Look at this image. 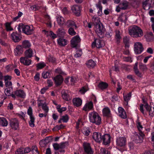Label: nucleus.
I'll list each match as a JSON object with an SVG mask.
<instances>
[{
    "mask_svg": "<svg viewBox=\"0 0 154 154\" xmlns=\"http://www.w3.org/2000/svg\"><path fill=\"white\" fill-rule=\"evenodd\" d=\"M128 33L131 37L134 38L140 37L143 35L142 29L136 25H133L129 27Z\"/></svg>",
    "mask_w": 154,
    "mask_h": 154,
    "instance_id": "nucleus-1",
    "label": "nucleus"
},
{
    "mask_svg": "<svg viewBox=\"0 0 154 154\" xmlns=\"http://www.w3.org/2000/svg\"><path fill=\"white\" fill-rule=\"evenodd\" d=\"M88 116L91 122L95 123L97 125H99L101 124V118L96 112L94 111L90 112L88 114Z\"/></svg>",
    "mask_w": 154,
    "mask_h": 154,
    "instance_id": "nucleus-2",
    "label": "nucleus"
},
{
    "mask_svg": "<svg viewBox=\"0 0 154 154\" xmlns=\"http://www.w3.org/2000/svg\"><path fill=\"white\" fill-rule=\"evenodd\" d=\"M145 136L144 132H135L132 139L136 143H141L143 142Z\"/></svg>",
    "mask_w": 154,
    "mask_h": 154,
    "instance_id": "nucleus-3",
    "label": "nucleus"
},
{
    "mask_svg": "<svg viewBox=\"0 0 154 154\" xmlns=\"http://www.w3.org/2000/svg\"><path fill=\"white\" fill-rule=\"evenodd\" d=\"M140 109V112L143 115H144L146 113H145L144 109L143 108V107L146 109V111L149 112V115L153 117L154 116V107H153V111L152 112H151V107L148 104H147L146 105H144L143 104H140L139 106Z\"/></svg>",
    "mask_w": 154,
    "mask_h": 154,
    "instance_id": "nucleus-4",
    "label": "nucleus"
},
{
    "mask_svg": "<svg viewBox=\"0 0 154 154\" xmlns=\"http://www.w3.org/2000/svg\"><path fill=\"white\" fill-rule=\"evenodd\" d=\"M84 151L82 154H94V151L90 143L84 142L83 144Z\"/></svg>",
    "mask_w": 154,
    "mask_h": 154,
    "instance_id": "nucleus-5",
    "label": "nucleus"
},
{
    "mask_svg": "<svg viewBox=\"0 0 154 154\" xmlns=\"http://www.w3.org/2000/svg\"><path fill=\"white\" fill-rule=\"evenodd\" d=\"M81 39L78 35L73 37L71 41V45L73 48H78L80 47Z\"/></svg>",
    "mask_w": 154,
    "mask_h": 154,
    "instance_id": "nucleus-6",
    "label": "nucleus"
},
{
    "mask_svg": "<svg viewBox=\"0 0 154 154\" xmlns=\"http://www.w3.org/2000/svg\"><path fill=\"white\" fill-rule=\"evenodd\" d=\"M128 2L126 1H122L116 7V11L117 12H119L121 10H125L128 8Z\"/></svg>",
    "mask_w": 154,
    "mask_h": 154,
    "instance_id": "nucleus-7",
    "label": "nucleus"
},
{
    "mask_svg": "<svg viewBox=\"0 0 154 154\" xmlns=\"http://www.w3.org/2000/svg\"><path fill=\"white\" fill-rule=\"evenodd\" d=\"M116 143L117 147H124L126 144V139L124 137H119L116 139Z\"/></svg>",
    "mask_w": 154,
    "mask_h": 154,
    "instance_id": "nucleus-8",
    "label": "nucleus"
},
{
    "mask_svg": "<svg viewBox=\"0 0 154 154\" xmlns=\"http://www.w3.org/2000/svg\"><path fill=\"white\" fill-rule=\"evenodd\" d=\"M81 6L79 5H74L71 7V9L72 13L77 17L81 15Z\"/></svg>",
    "mask_w": 154,
    "mask_h": 154,
    "instance_id": "nucleus-9",
    "label": "nucleus"
},
{
    "mask_svg": "<svg viewBox=\"0 0 154 154\" xmlns=\"http://www.w3.org/2000/svg\"><path fill=\"white\" fill-rule=\"evenodd\" d=\"M34 28L32 26L24 25L23 32L27 35H32L33 33Z\"/></svg>",
    "mask_w": 154,
    "mask_h": 154,
    "instance_id": "nucleus-10",
    "label": "nucleus"
},
{
    "mask_svg": "<svg viewBox=\"0 0 154 154\" xmlns=\"http://www.w3.org/2000/svg\"><path fill=\"white\" fill-rule=\"evenodd\" d=\"M9 123L11 128L15 130H17L19 127V123L16 118L11 119Z\"/></svg>",
    "mask_w": 154,
    "mask_h": 154,
    "instance_id": "nucleus-11",
    "label": "nucleus"
},
{
    "mask_svg": "<svg viewBox=\"0 0 154 154\" xmlns=\"http://www.w3.org/2000/svg\"><path fill=\"white\" fill-rule=\"evenodd\" d=\"M11 38L14 42H18L21 40L22 36L21 34L18 33L17 32H15L12 33Z\"/></svg>",
    "mask_w": 154,
    "mask_h": 154,
    "instance_id": "nucleus-12",
    "label": "nucleus"
},
{
    "mask_svg": "<svg viewBox=\"0 0 154 154\" xmlns=\"http://www.w3.org/2000/svg\"><path fill=\"white\" fill-rule=\"evenodd\" d=\"M111 136L109 134H106L102 135L101 142H103V144L106 145L110 143V142Z\"/></svg>",
    "mask_w": 154,
    "mask_h": 154,
    "instance_id": "nucleus-13",
    "label": "nucleus"
},
{
    "mask_svg": "<svg viewBox=\"0 0 154 154\" xmlns=\"http://www.w3.org/2000/svg\"><path fill=\"white\" fill-rule=\"evenodd\" d=\"M95 30L98 35L100 37H101V35L103 34L105 31V29L101 24L100 25H97V26H95Z\"/></svg>",
    "mask_w": 154,
    "mask_h": 154,
    "instance_id": "nucleus-14",
    "label": "nucleus"
},
{
    "mask_svg": "<svg viewBox=\"0 0 154 154\" xmlns=\"http://www.w3.org/2000/svg\"><path fill=\"white\" fill-rule=\"evenodd\" d=\"M29 58L26 56L22 57L20 58V62L25 65L29 66L31 64L32 62V61Z\"/></svg>",
    "mask_w": 154,
    "mask_h": 154,
    "instance_id": "nucleus-15",
    "label": "nucleus"
},
{
    "mask_svg": "<svg viewBox=\"0 0 154 154\" xmlns=\"http://www.w3.org/2000/svg\"><path fill=\"white\" fill-rule=\"evenodd\" d=\"M56 85H60L63 82V79L61 75H58L55 77L53 79Z\"/></svg>",
    "mask_w": 154,
    "mask_h": 154,
    "instance_id": "nucleus-16",
    "label": "nucleus"
},
{
    "mask_svg": "<svg viewBox=\"0 0 154 154\" xmlns=\"http://www.w3.org/2000/svg\"><path fill=\"white\" fill-rule=\"evenodd\" d=\"M93 103L92 101L86 103L83 108V110L85 111H88L93 109Z\"/></svg>",
    "mask_w": 154,
    "mask_h": 154,
    "instance_id": "nucleus-17",
    "label": "nucleus"
},
{
    "mask_svg": "<svg viewBox=\"0 0 154 154\" xmlns=\"http://www.w3.org/2000/svg\"><path fill=\"white\" fill-rule=\"evenodd\" d=\"M102 135L99 132H94L93 135V139L96 142L98 143L101 142V139Z\"/></svg>",
    "mask_w": 154,
    "mask_h": 154,
    "instance_id": "nucleus-18",
    "label": "nucleus"
},
{
    "mask_svg": "<svg viewBox=\"0 0 154 154\" xmlns=\"http://www.w3.org/2000/svg\"><path fill=\"white\" fill-rule=\"evenodd\" d=\"M119 116L121 118L125 119L127 116L125 109L122 107H119L118 108Z\"/></svg>",
    "mask_w": 154,
    "mask_h": 154,
    "instance_id": "nucleus-19",
    "label": "nucleus"
},
{
    "mask_svg": "<svg viewBox=\"0 0 154 154\" xmlns=\"http://www.w3.org/2000/svg\"><path fill=\"white\" fill-rule=\"evenodd\" d=\"M14 93L17 96L22 98H25L26 96V93L23 91L19 90L15 91Z\"/></svg>",
    "mask_w": 154,
    "mask_h": 154,
    "instance_id": "nucleus-20",
    "label": "nucleus"
},
{
    "mask_svg": "<svg viewBox=\"0 0 154 154\" xmlns=\"http://www.w3.org/2000/svg\"><path fill=\"white\" fill-rule=\"evenodd\" d=\"M62 96L63 98L66 101H69L71 100L69 95L67 91L63 90L61 92Z\"/></svg>",
    "mask_w": 154,
    "mask_h": 154,
    "instance_id": "nucleus-21",
    "label": "nucleus"
},
{
    "mask_svg": "<svg viewBox=\"0 0 154 154\" xmlns=\"http://www.w3.org/2000/svg\"><path fill=\"white\" fill-rule=\"evenodd\" d=\"M138 62H137L135 63L133 67V70L135 74L139 77H141L142 76V74L141 72H140L138 69Z\"/></svg>",
    "mask_w": 154,
    "mask_h": 154,
    "instance_id": "nucleus-22",
    "label": "nucleus"
},
{
    "mask_svg": "<svg viewBox=\"0 0 154 154\" xmlns=\"http://www.w3.org/2000/svg\"><path fill=\"white\" fill-rule=\"evenodd\" d=\"M52 71L51 70H48L47 71H43L42 74V77L44 79L50 78L52 76L51 74Z\"/></svg>",
    "mask_w": 154,
    "mask_h": 154,
    "instance_id": "nucleus-23",
    "label": "nucleus"
},
{
    "mask_svg": "<svg viewBox=\"0 0 154 154\" xmlns=\"http://www.w3.org/2000/svg\"><path fill=\"white\" fill-rule=\"evenodd\" d=\"M72 102L74 105L77 107L81 106L82 103V100L79 98H76L74 99Z\"/></svg>",
    "mask_w": 154,
    "mask_h": 154,
    "instance_id": "nucleus-24",
    "label": "nucleus"
},
{
    "mask_svg": "<svg viewBox=\"0 0 154 154\" xmlns=\"http://www.w3.org/2000/svg\"><path fill=\"white\" fill-rule=\"evenodd\" d=\"M58 45L61 47H63L68 43V41L66 39L60 38L57 40Z\"/></svg>",
    "mask_w": 154,
    "mask_h": 154,
    "instance_id": "nucleus-25",
    "label": "nucleus"
},
{
    "mask_svg": "<svg viewBox=\"0 0 154 154\" xmlns=\"http://www.w3.org/2000/svg\"><path fill=\"white\" fill-rule=\"evenodd\" d=\"M102 112L104 116L108 117H110L111 116L110 111L108 107H106L103 109Z\"/></svg>",
    "mask_w": 154,
    "mask_h": 154,
    "instance_id": "nucleus-26",
    "label": "nucleus"
},
{
    "mask_svg": "<svg viewBox=\"0 0 154 154\" xmlns=\"http://www.w3.org/2000/svg\"><path fill=\"white\" fill-rule=\"evenodd\" d=\"M86 64L88 68H94L96 64V62L92 59L88 60Z\"/></svg>",
    "mask_w": 154,
    "mask_h": 154,
    "instance_id": "nucleus-27",
    "label": "nucleus"
},
{
    "mask_svg": "<svg viewBox=\"0 0 154 154\" xmlns=\"http://www.w3.org/2000/svg\"><path fill=\"white\" fill-rule=\"evenodd\" d=\"M66 25L68 27H71L74 26L75 29H77L78 28L74 21L71 20H68L66 23Z\"/></svg>",
    "mask_w": 154,
    "mask_h": 154,
    "instance_id": "nucleus-28",
    "label": "nucleus"
},
{
    "mask_svg": "<svg viewBox=\"0 0 154 154\" xmlns=\"http://www.w3.org/2000/svg\"><path fill=\"white\" fill-rule=\"evenodd\" d=\"M91 131V130L88 127L85 126L82 129V132L86 136H88Z\"/></svg>",
    "mask_w": 154,
    "mask_h": 154,
    "instance_id": "nucleus-29",
    "label": "nucleus"
},
{
    "mask_svg": "<svg viewBox=\"0 0 154 154\" xmlns=\"http://www.w3.org/2000/svg\"><path fill=\"white\" fill-rule=\"evenodd\" d=\"M128 19V17L126 14H122L118 18V20L122 22L126 23Z\"/></svg>",
    "mask_w": 154,
    "mask_h": 154,
    "instance_id": "nucleus-30",
    "label": "nucleus"
},
{
    "mask_svg": "<svg viewBox=\"0 0 154 154\" xmlns=\"http://www.w3.org/2000/svg\"><path fill=\"white\" fill-rule=\"evenodd\" d=\"M8 123L6 119L4 117L0 118V126L6 127Z\"/></svg>",
    "mask_w": 154,
    "mask_h": 154,
    "instance_id": "nucleus-31",
    "label": "nucleus"
},
{
    "mask_svg": "<svg viewBox=\"0 0 154 154\" xmlns=\"http://www.w3.org/2000/svg\"><path fill=\"white\" fill-rule=\"evenodd\" d=\"M43 32H44L47 36H50L53 39H54L57 37L56 34H55L52 31H50L49 32L46 31L45 30H43Z\"/></svg>",
    "mask_w": 154,
    "mask_h": 154,
    "instance_id": "nucleus-32",
    "label": "nucleus"
},
{
    "mask_svg": "<svg viewBox=\"0 0 154 154\" xmlns=\"http://www.w3.org/2000/svg\"><path fill=\"white\" fill-rule=\"evenodd\" d=\"M123 98L124 101L126 103L127 105L128 104V101L130 100L131 97V92H130L128 94L125 95L124 94H123Z\"/></svg>",
    "mask_w": 154,
    "mask_h": 154,
    "instance_id": "nucleus-33",
    "label": "nucleus"
},
{
    "mask_svg": "<svg viewBox=\"0 0 154 154\" xmlns=\"http://www.w3.org/2000/svg\"><path fill=\"white\" fill-rule=\"evenodd\" d=\"M24 54L25 56L30 58L33 56V52L32 49H28L25 51Z\"/></svg>",
    "mask_w": 154,
    "mask_h": 154,
    "instance_id": "nucleus-34",
    "label": "nucleus"
},
{
    "mask_svg": "<svg viewBox=\"0 0 154 154\" xmlns=\"http://www.w3.org/2000/svg\"><path fill=\"white\" fill-rule=\"evenodd\" d=\"M120 35L121 32L119 30L116 29L115 30V38L116 39V42L117 44L119 43L120 40L122 38Z\"/></svg>",
    "mask_w": 154,
    "mask_h": 154,
    "instance_id": "nucleus-35",
    "label": "nucleus"
},
{
    "mask_svg": "<svg viewBox=\"0 0 154 154\" xmlns=\"http://www.w3.org/2000/svg\"><path fill=\"white\" fill-rule=\"evenodd\" d=\"M38 106H42V109L45 111L46 113H47L48 111V108L47 106L46 102L42 103L40 102L38 104Z\"/></svg>",
    "mask_w": 154,
    "mask_h": 154,
    "instance_id": "nucleus-36",
    "label": "nucleus"
},
{
    "mask_svg": "<svg viewBox=\"0 0 154 154\" xmlns=\"http://www.w3.org/2000/svg\"><path fill=\"white\" fill-rule=\"evenodd\" d=\"M31 46V44L29 41L25 40L22 42V46L24 48H29Z\"/></svg>",
    "mask_w": 154,
    "mask_h": 154,
    "instance_id": "nucleus-37",
    "label": "nucleus"
},
{
    "mask_svg": "<svg viewBox=\"0 0 154 154\" xmlns=\"http://www.w3.org/2000/svg\"><path fill=\"white\" fill-rule=\"evenodd\" d=\"M98 87L101 89L103 90L107 88L108 84L106 83L101 82L99 84Z\"/></svg>",
    "mask_w": 154,
    "mask_h": 154,
    "instance_id": "nucleus-38",
    "label": "nucleus"
},
{
    "mask_svg": "<svg viewBox=\"0 0 154 154\" xmlns=\"http://www.w3.org/2000/svg\"><path fill=\"white\" fill-rule=\"evenodd\" d=\"M93 19H94L93 20V23L95 27L97 26V25H100L101 24L100 21V17H98L94 18V17H93Z\"/></svg>",
    "mask_w": 154,
    "mask_h": 154,
    "instance_id": "nucleus-39",
    "label": "nucleus"
},
{
    "mask_svg": "<svg viewBox=\"0 0 154 154\" xmlns=\"http://www.w3.org/2000/svg\"><path fill=\"white\" fill-rule=\"evenodd\" d=\"M89 90V88L87 84H86L82 87L79 90V92L82 94H84Z\"/></svg>",
    "mask_w": 154,
    "mask_h": 154,
    "instance_id": "nucleus-40",
    "label": "nucleus"
},
{
    "mask_svg": "<svg viewBox=\"0 0 154 154\" xmlns=\"http://www.w3.org/2000/svg\"><path fill=\"white\" fill-rule=\"evenodd\" d=\"M23 49H14V52L16 56H20L23 53Z\"/></svg>",
    "mask_w": 154,
    "mask_h": 154,
    "instance_id": "nucleus-41",
    "label": "nucleus"
},
{
    "mask_svg": "<svg viewBox=\"0 0 154 154\" xmlns=\"http://www.w3.org/2000/svg\"><path fill=\"white\" fill-rule=\"evenodd\" d=\"M136 127L138 131V132H144L143 131V127L141 125V122L139 121L136 122Z\"/></svg>",
    "mask_w": 154,
    "mask_h": 154,
    "instance_id": "nucleus-42",
    "label": "nucleus"
},
{
    "mask_svg": "<svg viewBox=\"0 0 154 154\" xmlns=\"http://www.w3.org/2000/svg\"><path fill=\"white\" fill-rule=\"evenodd\" d=\"M123 42L125 45V47L129 48V39L128 37L127 36L124 37L123 38Z\"/></svg>",
    "mask_w": 154,
    "mask_h": 154,
    "instance_id": "nucleus-43",
    "label": "nucleus"
},
{
    "mask_svg": "<svg viewBox=\"0 0 154 154\" xmlns=\"http://www.w3.org/2000/svg\"><path fill=\"white\" fill-rule=\"evenodd\" d=\"M57 35L59 37H63L65 33V30L62 28L59 29L57 31Z\"/></svg>",
    "mask_w": 154,
    "mask_h": 154,
    "instance_id": "nucleus-44",
    "label": "nucleus"
},
{
    "mask_svg": "<svg viewBox=\"0 0 154 154\" xmlns=\"http://www.w3.org/2000/svg\"><path fill=\"white\" fill-rule=\"evenodd\" d=\"M57 20L58 24L60 26L62 25L64 23V19L61 16H58Z\"/></svg>",
    "mask_w": 154,
    "mask_h": 154,
    "instance_id": "nucleus-45",
    "label": "nucleus"
},
{
    "mask_svg": "<svg viewBox=\"0 0 154 154\" xmlns=\"http://www.w3.org/2000/svg\"><path fill=\"white\" fill-rule=\"evenodd\" d=\"M76 53L74 55L75 57L76 58L79 57H80L82 54L81 49H76Z\"/></svg>",
    "mask_w": 154,
    "mask_h": 154,
    "instance_id": "nucleus-46",
    "label": "nucleus"
},
{
    "mask_svg": "<svg viewBox=\"0 0 154 154\" xmlns=\"http://www.w3.org/2000/svg\"><path fill=\"white\" fill-rule=\"evenodd\" d=\"M45 66V64L44 62L39 63H38L36 66L37 69L38 70L39 69L43 68Z\"/></svg>",
    "mask_w": 154,
    "mask_h": 154,
    "instance_id": "nucleus-47",
    "label": "nucleus"
},
{
    "mask_svg": "<svg viewBox=\"0 0 154 154\" xmlns=\"http://www.w3.org/2000/svg\"><path fill=\"white\" fill-rule=\"evenodd\" d=\"M16 154H24V148L21 147L18 148L15 152Z\"/></svg>",
    "mask_w": 154,
    "mask_h": 154,
    "instance_id": "nucleus-48",
    "label": "nucleus"
},
{
    "mask_svg": "<svg viewBox=\"0 0 154 154\" xmlns=\"http://www.w3.org/2000/svg\"><path fill=\"white\" fill-rule=\"evenodd\" d=\"M11 23L9 22H7L5 23L6 30L7 31H12L13 29L11 26Z\"/></svg>",
    "mask_w": 154,
    "mask_h": 154,
    "instance_id": "nucleus-49",
    "label": "nucleus"
},
{
    "mask_svg": "<svg viewBox=\"0 0 154 154\" xmlns=\"http://www.w3.org/2000/svg\"><path fill=\"white\" fill-rule=\"evenodd\" d=\"M68 32L69 34L71 35H74L76 34V32L74 31L73 28L70 27L68 30Z\"/></svg>",
    "mask_w": 154,
    "mask_h": 154,
    "instance_id": "nucleus-50",
    "label": "nucleus"
},
{
    "mask_svg": "<svg viewBox=\"0 0 154 154\" xmlns=\"http://www.w3.org/2000/svg\"><path fill=\"white\" fill-rule=\"evenodd\" d=\"M134 48H143L142 44L139 42L135 43L134 45Z\"/></svg>",
    "mask_w": 154,
    "mask_h": 154,
    "instance_id": "nucleus-51",
    "label": "nucleus"
},
{
    "mask_svg": "<svg viewBox=\"0 0 154 154\" xmlns=\"http://www.w3.org/2000/svg\"><path fill=\"white\" fill-rule=\"evenodd\" d=\"M5 86L7 88H10L11 89H13L12 83L11 81L5 82Z\"/></svg>",
    "mask_w": 154,
    "mask_h": 154,
    "instance_id": "nucleus-52",
    "label": "nucleus"
},
{
    "mask_svg": "<svg viewBox=\"0 0 154 154\" xmlns=\"http://www.w3.org/2000/svg\"><path fill=\"white\" fill-rule=\"evenodd\" d=\"M61 118V119H62L63 121V122L65 123L67 122L69 119L68 116L67 114L62 116Z\"/></svg>",
    "mask_w": 154,
    "mask_h": 154,
    "instance_id": "nucleus-53",
    "label": "nucleus"
},
{
    "mask_svg": "<svg viewBox=\"0 0 154 154\" xmlns=\"http://www.w3.org/2000/svg\"><path fill=\"white\" fill-rule=\"evenodd\" d=\"M139 69L142 71H144L147 69L146 65L142 63H140L139 64Z\"/></svg>",
    "mask_w": 154,
    "mask_h": 154,
    "instance_id": "nucleus-54",
    "label": "nucleus"
},
{
    "mask_svg": "<svg viewBox=\"0 0 154 154\" xmlns=\"http://www.w3.org/2000/svg\"><path fill=\"white\" fill-rule=\"evenodd\" d=\"M100 154H110V152L107 149L102 148L100 149Z\"/></svg>",
    "mask_w": 154,
    "mask_h": 154,
    "instance_id": "nucleus-55",
    "label": "nucleus"
},
{
    "mask_svg": "<svg viewBox=\"0 0 154 154\" xmlns=\"http://www.w3.org/2000/svg\"><path fill=\"white\" fill-rule=\"evenodd\" d=\"M24 25H23L22 23H20L18 26L17 27V29L18 31V33H20L21 34V29H22V31L23 32V27Z\"/></svg>",
    "mask_w": 154,
    "mask_h": 154,
    "instance_id": "nucleus-56",
    "label": "nucleus"
},
{
    "mask_svg": "<svg viewBox=\"0 0 154 154\" xmlns=\"http://www.w3.org/2000/svg\"><path fill=\"white\" fill-rule=\"evenodd\" d=\"M48 60L49 62H51L53 63L56 62V59L52 56H50L48 57Z\"/></svg>",
    "mask_w": 154,
    "mask_h": 154,
    "instance_id": "nucleus-57",
    "label": "nucleus"
},
{
    "mask_svg": "<svg viewBox=\"0 0 154 154\" xmlns=\"http://www.w3.org/2000/svg\"><path fill=\"white\" fill-rule=\"evenodd\" d=\"M134 51L136 54H140L143 51V49H134Z\"/></svg>",
    "mask_w": 154,
    "mask_h": 154,
    "instance_id": "nucleus-58",
    "label": "nucleus"
},
{
    "mask_svg": "<svg viewBox=\"0 0 154 154\" xmlns=\"http://www.w3.org/2000/svg\"><path fill=\"white\" fill-rule=\"evenodd\" d=\"M70 82L74 84V83H76L78 81L77 78L74 76H72L70 78Z\"/></svg>",
    "mask_w": 154,
    "mask_h": 154,
    "instance_id": "nucleus-59",
    "label": "nucleus"
},
{
    "mask_svg": "<svg viewBox=\"0 0 154 154\" xmlns=\"http://www.w3.org/2000/svg\"><path fill=\"white\" fill-rule=\"evenodd\" d=\"M55 72L56 73L59 74V75H63L64 73L63 72L61 69L60 68H57L55 70Z\"/></svg>",
    "mask_w": 154,
    "mask_h": 154,
    "instance_id": "nucleus-60",
    "label": "nucleus"
},
{
    "mask_svg": "<svg viewBox=\"0 0 154 154\" xmlns=\"http://www.w3.org/2000/svg\"><path fill=\"white\" fill-rule=\"evenodd\" d=\"M12 77L11 76L7 75L4 76V82H5L10 81L11 80Z\"/></svg>",
    "mask_w": 154,
    "mask_h": 154,
    "instance_id": "nucleus-61",
    "label": "nucleus"
},
{
    "mask_svg": "<svg viewBox=\"0 0 154 154\" xmlns=\"http://www.w3.org/2000/svg\"><path fill=\"white\" fill-rule=\"evenodd\" d=\"M53 146L54 149L56 150H58L60 149L59 144L54 143L53 144Z\"/></svg>",
    "mask_w": 154,
    "mask_h": 154,
    "instance_id": "nucleus-62",
    "label": "nucleus"
},
{
    "mask_svg": "<svg viewBox=\"0 0 154 154\" xmlns=\"http://www.w3.org/2000/svg\"><path fill=\"white\" fill-rule=\"evenodd\" d=\"M27 113L29 116L32 115V107L29 106L27 110Z\"/></svg>",
    "mask_w": 154,
    "mask_h": 154,
    "instance_id": "nucleus-63",
    "label": "nucleus"
},
{
    "mask_svg": "<svg viewBox=\"0 0 154 154\" xmlns=\"http://www.w3.org/2000/svg\"><path fill=\"white\" fill-rule=\"evenodd\" d=\"M66 143V142H63L59 144L60 149H63L65 148Z\"/></svg>",
    "mask_w": 154,
    "mask_h": 154,
    "instance_id": "nucleus-64",
    "label": "nucleus"
}]
</instances>
